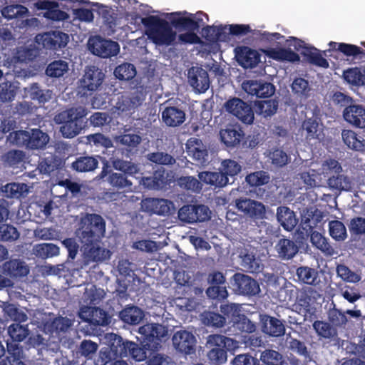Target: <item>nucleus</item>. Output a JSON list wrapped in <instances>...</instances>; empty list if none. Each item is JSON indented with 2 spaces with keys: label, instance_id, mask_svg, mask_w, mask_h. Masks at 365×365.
I'll list each match as a JSON object with an SVG mask.
<instances>
[{
  "label": "nucleus",
  "instance_id": "obj_1",
  "mask_svg": "<svg viewBox=\"0 0 365 365\" xmlns=\"http://www.w3.org/2000/svg\"><path fill=\"white\" fill-rule=\"evenodd\" d=\"M105 233L106 222L100 215L88 213L81 219L76 234L86 264L101 262L110 258L111 252L102 246Z\"/></svg>",
  "mask_w": 365,
  "mask_h": 365
},
{
  "label": "nucleus",
  "instance_id": "obj_2",
  "mask_svg": "<svg viewBox=\"0 0 365 365\" xmlns=\"http://www.w3.org/2000/svg\"><path fill=\"white\" fill-rule=\"evenodd\" d=\"M146 29L145 34L157 45H172L176 37V33L169 23L158 16H149L141 19Z\"/></svg>",
  "mask_w": 365,
  "mask_h": 365
},
{
  "label": "nucleus",
  "instance_id": "obj_3",
  "mask_svg": "<svg viewBox=\"0 0 365 365\" xmlns=\"http://www.w3.org/2000/svg\"><path fill=\"white\" fill-rule=\"evenodd\" d=\"M87 110L84 108H72L62 111L54 117L58 124H63L60 130L64 138H71L78 135L84 128V117Z\"/></svg>",
  "mask_w": 365,
  "mask_h": 365
},
{
  "label": "nucleus",
  "instance_id": "obj_4",
  "mask_svg": "<svg viewBox=\"0 0 365 365\" xmlns=\"http://www.w3.org/2000/svg\"><path fill=\"white\" fill-rule=\"evenodd\" d=\"M207 356L212 365H222L226 362L227 351L237 347V341L222 334H210L207 338Z\"/></svg>",
  "mask_w": 365,
  "mask_h": 365
},
{
  "label": "nucleus",
  "instance_id": "obj_5",
  "mask_svg": "<svg viewBox=\"0 0 365 365\" xmlns=\"http://www.w3.org/2000/svg\"><path fill=\"white\" fill-rule=\"evenodd\" d=\"M10 143L17 146H25L30 149L44 148L49 140L48 134L38 128L28 130H16L11 132L8 136Z\"/></svg>",
  "mask_w": 365,
  "mask_h": 365
},
{
  "label": "nucleus",
  "instance_id": "obj_6",
  "mask_svg": "<svg viewBox=\"0 0 365 365\" xmlns=\"http://www.w3.org/2000/svg\"><path fill=\"white\" fill-rule=\"evenodd\" d=\"M282 293H284L283 302L295 301L293 307L296 312L304 317V321L312 322L316 318V308L312 306V298L306 292L298 293L297 289H282L280 295Z\"/></svg>",
  "mask_w": 365,
  "mask_h": 365
},
{
  "label": "nucleus",
  "instance_id": "obj_7",
  "mask_svg": "<svg viewBox=\"0 0 365 365\" xmlns=\"http://www.w3.org/2000/svg\"><path fill=\"white\" fill-rule=\"evenodd\" d=\"M105 73L96 66L86 67L85 73L80 79V88L84 95H91L98 91L105 79Z\"/></svg>",
  "mask_w": 365,
  "mask_h": 365
},
{
  "label": "nucleus",
  "instance_id": "obj_8",
  "mask_svg": "<svg viewBox=\"0 0 365 365\" xmlns=\"http://www.w3.org/2000/svg\"><path fill=\"white\" fill-rule=\"evenodd\" d=\"M233 290L238 294L255 296L260 292L258 282L251 277L240 272L235 273L230 279Z\"/></svg>",
  "mask_w": 365,
  "mask_h": 365
},
{
  "label": "nucleus",
  "instance_id": "obj_9",
  "mask_svg": "<svg viewBox=\"0 0 365 365\" xmlns=\"http://www.w3.org/2000/svg\"><path fill=\"white\" fill-rule=\"evenodd\" d=\"M226 110L237 117L245 124H252L254 121V111L250 104L240 98H232L225 103Z\"/></svg>",
  "mask_w": 365,
  "mask_h": 365
},
{
  "label": "nucleus",
  "instance_id": "obj_10",
  "mask_svg": "<svg viewBox=\"0 0 365 365\" xmlns=\"http://www.w3.org/2000/svg\"><path fill=\"white\" fill-rule=\"evenodd\" d=\"M235 207L246 216L254 220L266 217V208L262 202L249 198H238L235 200Z\"/></svg>",
  "mask_w": 365,
  "mask_h": 365
},
{
  "label": "nucleus",
  "instance_id": "obj_11",
  "mask_svg": "<svg viewBox=\"0 0 365 365\" xmlns=\"http://www.w3.org/2000/svg\"><path fill=\"white\" fill-rule=\"evenodd\" d=\"M89 49L91 52L101 58H110L116 56L120 51L119 44L113 41L107 40L100 36L90 39Z\"/></svg>",
  "mask_w": 365,
  "mask_h": 365
},
{
  "label": "nucleus",
  "instance_id": "obj_12",
  "mask_svg": "<svg viewBox=\"0 0 365 365\" xmlns=\"http://www.w3.org/2000/svg\"><path fill=\"white\" fill-rule=\"evenodd\" d=\"M129 342V341H125L123 338L118 335H111L109 347L101 351V357L105 361L104 365H106L107 362L110 361L113 358L127 357V347L128 346Z\"/></svg>",
  "mask_w": 365,
  "mask_h": 365
},
{
  "label": "nucleus",
  "instance_id": "obj_13",
  "mask_svg": "<svg viewBox=\"0 0 365 365\" xmlns=\"http://www.w3.org/2000/svg\"><path fill=\"white\" fill-rule=\"evenodd\" d=\"M108 175L107 181L108 183L118 190H123V192H129L133 189V182L123 173L111 172L110 165L106 160L103 162V166L101 172L98 177L100 179H103Z\"/></svg>",
  "mask_w": 365,
  "mask_h": 365
},
{
  "label": "nucleus",
  "instance_id": "obj_14",
  "mask_svg": "<svg viewBox=\"0 0 365 365\" xmlns=\"http://www.w3.org/2000/svg\"><path fill=\"white\" fill-rule=\"evenodd\" d=\"M242 88L251 97L258 98H268L275 92V87L272 83L262 80L245 81Z\"/></svg>",
  "mask_w": 365,
  "mask_h": 365
},
{
  "label": "nucleus",
  "instance_id": "obj_15",
  "mask_svg": "<svg viewBox=\"0 0 365 365\" xmlns=\"http://www.w3.org/2000/svg\"><path fill=\"white\" fill-rule=\"evenodd\" d=\"M41 41L43 48L57 51L65 48L69 41L67 34L61 31H51L36 36V41Z\"/></svg>",
  "mask_w": 365,
  "mask_h": 365
},
{
  "label": "nucleus",
  "instance_id": "obj_16",
  "mask_svg": "<svg viewBox=\"0 0 365 365\" xmlns=\"http://www.w3.org/2000/svg\"><path fill=\"white\" fill-rule=\"evenodd\" d=\"M175 349L185 354H191L195 352L196 339L190 331L180 330L176 331L172 338Z\"/></svg>",
  "mask_w": 365,
  "mask_h": 365
},
{
  "label": "nucleus",
  "instance_id": "obj_17",
  "mask_svg": "<svg viewBox=\"0 0 365 365\" xmlns=\"http://www.w3.org/2000/svg\"><path fill=\"white\" fill-rule=\"evenodd\" d=\"M188 83L200 93H205L210 87V78L207 71L201 67L192 66L187 73Z\"/></svg>",
  "mask_w": 365,
  "mask_h": 365
},
{
  "label": "nucleus",
  "instance_id": "obj_18",
  "mask_svg": "<svg viewBox=\"0 0 365 365\" xmlns=\"http://www.w3.org/2000/svg\"><path fill=\"white\" fill-rule=\"evenodd\" d=\"M235 51L238 63L245 68H253L260 62L261 55L255 49L242 46L237 47Z\"/></svg>",
  "mask_w": 365,
  "mask_h": 365
},
{
  "label": "nucleus",
  "instance_id": "obj_19",
  "mask_svg": "<svg viewBox=\"0 0 365 365\" xmlns=\"http://www.w3.org/2000/svg\"><path fill=\"white\" fill-rule=\"evenodd\" d=\"M80 317L85 322L94 326H106L110 323V317L107 312L99 307L82 308Z\"/></svg>",
  "mask_w": 365,
  "mask_h": 365
},
{
  "label": "nucleus",
  "instance_id": "obj_20",
  "mask_svg": "<svg viewBox=\"0 0 365 365\" xmlns=\"http://www.w3.org/2000/svg\"><path fill=\"white\" fill-rule=\"evenodd\" d=\"M34 6L38 10H46L43 16L51 21H65L69 17L66 12L58 9L59 4L56 1L38 0L34 4Z\"/></svg>",
  "mask_w": 365,
  "mask_h": 365
},
{
  "label": "nucleus",
  "instance_id": "obj_21",
  "mask_svg": "<svg viewBox=\"0 0 365 365\" xmlns=\"http://www.w3.org/2000/svg\"><path fill=\"white\" fill-rule=\"evenodd\" d=\"M192 14L186 11L173 12L168 15L170 24L178 30H185L188 31H197V25L192 20Z\"/></svg>",
  "mask_w": 365,
  "mask_h": 365
},
{
  "label": "nucleus",
  "instance_id": "obj_22",
  "mask_svg": "<svg viewBox=\"0 0 365 365\" xmlns=\"http://www.w3.org/2000/svg\"><path fill=\"white\" fill-rule=\"evenodd\" d=\"M187 155L197 163L203 165L207 162L208 151L202 141L197 138H190L186 144Z\"/></svg>",
  "mask_w": 365,
  "mask_h": 365
},
{
  "label": "nucleus",
  "instance_id": "obj_23",
  "mask_svg": "<svg viewBox=\"0 0 365 365\" xmlns=\"http://www.w3.org/2000/svg\"><path fill=\"white\" fill-rule=\"evenodd\" d=\"M162 120L168 127H178L185 120V113L178 106L163 105Z\"/></svg>",
  "mask_w": 365,
  "mask_h": 365
},
{
  "label": "nucleus",
  "instance_id": "obj_24",
  "mask_svg": "<svg viewBox=\"0 0 365 365\" xmlns=\"http://www.w3.org/2000/svg\"><path fill=\"white\" fill-rule=\"evenodd\" d=\"M262 331L273 337H279L284 334L286 329L282 321L268 314L261 316Z\"/></svg>",
  "mask_w": 365,
  "mask_h": 365
},
{
  "label": "nucleus",
  "instance_id": "obj_25",
  "mask_svg": "<svg viewBox=\"0 0 365 365\" xmlns=\"http://www.w3.org/2000/svg\"><path fill=\"white\" fill-rule=\"evenodd\" d=\"M139 332L143 336L145 346L150 347L151 344H158L165 336L164 327L158 324H147L140 328Z\"/></svg>",
  "mask_w": 365,
  "mask_h": 365
},
{
  "label": "nucleus",
  "instance_id": "obj_26",
  "mask_svg": "<svg viewBox=\"0 0 365 365\" xmlns=\"http://www.w3.org/2000/svg\"><path fill=\"white\" fill-rule=\"evenodd\" d=\"M344 120L354 127L365 128V108L361 105H350L343 111Z\"/></svg>",
  "mask_w": 365,
  "mask_h": 365
},
{
  "label": "nucleus",
  "instance_id": "obj_27",
  "mask_svg": "<svg viewBox=\"0 0 365 365\" xmlns=\"http://www.w3.org/2000/svg\"><path fill=\"white\" fill-rule=\"evenodd\" d=\"M2 273L12 279L27 276L29 269L26 263L19 259H11L2 265Z\"/></svg>",
  "mask_w": 365,
  "mask_h": 365
},
{
  "label": "nucleus",
  "instance_id": "obj_28",
  "mask_svg": "<svg viewBox=\"0 0 365 365\" xmlns=\"http://www.w3.org/2000/svg\"><path fill=\"white\" fill-rule=\"evenodd\" d=\"M198 178L206 185L213 186L215 188H222L228 184H232L221 170L218 172L202 171L199 173Z\"/></svg>",
  "mask_w": 365,
  "mask_h": 365
},
{
  "label": "nucleus",
  "instance_id": "obj_29",
  "mask_svg": "<svg viewBox=\"0 0 365 365\" xmlns=\"http://www.w3.org/2000/svg\"><path fill=\"white\" fill-rule=\"evenodd\" d=\"M276 216L280 225L289 232L292 231L298 223L294 212L286 206L278 207Z\"/></svg>",
  "mask_w": 365,
  "mask_h": 365
},
{
  "label": "nucleus",
  "instance_id": "obj_30",
  "mask_svg": "<svg viewBox=\"0 0 365 365\" xmlns=\"http://www.w3.org/2000/svg\"><path fill=\"white\" fill-rule=\"evenodd\" d=\"M278 256L282 259H291L299 252V247L296 242L289 238H281L275 245Z\"/></svg>",
  "mask_w": 365,
  "mask_h": 365
},
{
  "label": "nucleus",
  "instance_id": "obj_31",
  "mask_svg": "<svg viewBox=\"0 0 365 365\" xmlns=\"http://www.w3.org/2000/svg\"><path fill=\"white\" fill-rule=\"evenodd\" d=\"M98 159H102L99 155H84L76 158L71 164V168L76 172L86 173L93 171L98 168Z\"/></svg>",
  "mask_w": 365,
  "mask_h": 365
},
{
  "label": "nucleus",
  "instance_id": "obj_32",
  "mask_svg": "<svg viewBox=\"0 0 365 365\" xmlns=\"http://www.w3.org/2000/svg\"><path fill=\"white\" fill-rule=\"evenodd\" d=\"M310 241L312 245L326 257H331L336 254L335 248L331 245L329 240L317 231L311 234Z\"/></svg>",
  "mask_w": 365,
  "mask_h": 365
},
{
  "label": "nucleus",
  "instance_id": "obj_33",
  "mask_svg": "<svg viewBox=\"0 0 365 365\" xmlns=\"http://www.w3.org/2000/svg\"><path fill=\"white\" fill-rule=\"evenodd\" d=\"M221 141L228 148H235L240 145L244 136L240 128L230 127L220 132Z\"/></svg>",
  "mask_w": 365,
  "mask_h": 365
},
{
  "label": "nucleus",
  "instance_id": "obj_34",
  "mask_svg": "<svg viewBox=\"0 0 365 365\" xmlns=\"http://www.w3.org/2000/svg\"><path fill=\"white\" fill-rule=\"evenodd\" d=\"M146 210L158 215H168L170 214V205L173 202L170 200L159 198L147 199L144 202Z\"/></svg>",
  "mask_w": 365,
  "mask_h": 365
},
{
  "label": "nucleus",
  "instance_id": "obj_35",
  "mask_svg": "<svg viewBox=\"0 0 365 365\" xmlns=\"http://www.w3.org/2000/svg\"><path fill=\"white\" fill-rule=\"evenodd\" d=\"M168 173L164 168L155 170L151 177L144 178V184L150 188L163 189L169 184Z\"/></svg>",
  "mask_w": 365,
  "mask_h": 365
},
{
  "label": "nucleus",
  "instance_id": "obj_36",
  "mask_svg": "<svg viewBox=\"0 0 365 365\" xmlns=\"http://www.w3.org/2000/svg\"><path fill=\"white\" fill-rule=\"evenodd\" d=\"M343 141L347 147L356 151H365V140L351 130H343L341 133Z\"/></svg>",
  "mask_w": 365,
  "mask_h": 365
},
{
  "label": "nucleus",
  "instance_id": "obj_37",
  "mask_svg": "<svg viewBox=\"0 0 365 365\" xmlns=\"http://www.w3.org/2000/svg\"><path fill=\"white\" fill-rule=\"evenodd\" d=\"M279 102L276 99H267L255 102V111L264 118L274 115L278 109Z\"/></svg>",
  "mask_w": 365,
  "mask_h": 365
},
{
  "label": "nucleus",
  "instance_id": "obj_38",
  "mask_svg": "<svg viewBox=\"0 0 365 365\" xmlns=\"http://www.w3.org/2000/svg\"><path fill=\"white\" fill-rule=\"evenodd\" d=\"M313 329L317 335L326 339L334 340L338 336V331L329 322L316 320L314 322Z\"/></svg>",
  "mask_w": 365,
  "mask_h": 365
},
{
  "label": "nucleus",
  "instance_id": "obj_39",
  "mask_svg": "<svg viewBox=\"0 0 365 365\" xmlns=\"http://www.w3.org/2000/svg\"><path fill=\"white\" fill-rule=\"evenodd\" d=\"M267 55L269 58L279 61L295 63L300 61L299 56L290 48H270L267 51Z\"/></svg>",
  "mask_w": 365,
  "mask_h": 365
},
{
  "label": "nucleus",
  "instance_id": "obj_40",
  "mask_svg": "<svg viewBox=\"0 0 365 365\" xmlns=\"http://www.w3.org/2000/svg\"><path fill=\"white\" fill-rule=\"evenodd\" d=\"M120 319L128 324H138L143 318V312L137 306H127L119 313Z\"/></svg>",
  "mask_w": 365,
  "mask_h": 365
},
{
  "label": "nucleus",
  "instance_id": "obj_41",
  "mask_svg": "<svg viewBox=\"0 0 365 365\" xmlns=\"http://www.w3.org/2000/svg\"><path fill=\"white\" fill-rule=\"evenodd\" d=\"M296 274L298 281L309 285H316L319 283V274L317 270L307 266H302L297 269Z\"/></svg>",
  "mask_w": 365,
  "mask_h": 365
},
{
  "label": "nucleus",
  "instance_id": "obj_42",
  "mask_svg": "<svg viewBox=\"0 0 365 365\" xmlns=\"http://www.w3.org/2000/svg\"><path fill=\"white\" fill-rule=\"evenodd\" d=\"M232 328L235 335L243 333L252 334L256 330V325L245 314H238L233 322Z\"/></svg>",
  "mask_w": 365,
  "mask_h": 365
},
{
  "label": "nucleus",
  "instance_id": "obj_43",
  "mask_svg": "<svg viewBox=\"0 0 365 365\" xmlns=\"http://www.w3.org/2000/svg\"><path fill=\"white\" fill-rule=\"evenodd\" d=\"M112 165L115 170L120 171L125 176H133L140 171L138 165L131 160L115 158L112 160Z\"/></svg>",
  "mask_w": 365,
  "mask_h": 365
},
{
  "label": "nucleus",
  "instance_id": "obj_44",
  "mask_svg": "<svg viewBox=\"0 0 365 365\" xmlns=\"http://www.w3.org/2000/svg\"><path fill=\"white\" fill-rule=\"evenodd\" d=\"M68 63L67 61L58 59L54 60L46 66L45 73L50 78H60L63 76L68 71Z\"/></svg>",
  "mask_w": 365,
  "mask_h": 365
},
{
  "label": "nucleus",
  "instance_id": "obj_45",
  "mask_svg": "<svg viewBox=\"0 0 365 365\" xmlns=\"http://www.w3.org/2000/svg\"><path fill=\"white\" fill-rule=\"evenodd\" d=\"M328 185L332 190L349 191L352 188L350 178L343 174L336 173L328 179Z\"/></svg>",
  "mask_w": 365,
  "mask_h": 365
},
{
  "label": "nucleus",
  "instance_id": "obj_46",
  "mask_svg": "<svg viewBox=\"0 0 365 365\" xmlns=\"http://www.w3.org/2000/svg\"><path fill=\"white\" fill-rule=\"evenodd\" d=\"M241 169V165L231 159L223 160L219 168L226 177H228V180L232 183L235 180V176L240 173Z\"/></svg>",
  "mask_w": 365,
  "mask_h": 365
},
{
  "label": "nucleus",
  "instance_id": "obj_47",
  "mask_svg": "<svg viewBox=\"0 0 365 365\" xmlns=\"http://www.w3.org/2000/svg\"><path fill=\"white\" fill-rule=\"evenodd\" d=\"M24 158V152L19 150H10L1 155V160L5 167L18 168Z\"/></svg>",
  "mask_w": 365,
  "mask_h": 365
},
{
  "label": "nucleus",
  "instance_id": "obj_48",
  "mask_svg": "<svg viewBox=\"0 0 365 365\" xmlns=\"http://www.w3.org/2000/svg\"><path fill=\"white\" fill-rule=\"evenodd\" d=\"M33 251L36 257L47 259L57 256L59 254V247L53 243H41L36 245Z\"/></svg>",
  "mask_w": 365,
  "mask_h": 365
},
{
  "label": "nucleus",
  "instance_id": "obj_49",
  "mask_svg": "<svg viewBox=\"0 0 365 365\" xmlns=\"http://www.w3.org/2000/svg\"><path fill=\"white\" fill-rule=\"evenodd\" d=\"M329 46L331 48L340 51L346 56L356 57L359 55H365V50L354 44L331 41Z\"/></svg>",
  "mask_w": 365,
  "mask_h": 365
},
{
  "label": "nucleus",
  "instance_id": "obj_50",
  "mask_svg": "<svg viewBox=\"0 0 365 365\" xmlns=\"http://www.w3.org/2000/svg\"><path fill=\"white\" fill-rule=\"evenodd\" d=\"M343 76L344 80L351 85L361 86L365 84V71L361 68H348L344 71Z\"/></svg>",
  "mask_w": 365,
  "mask_h": 365
},
{
  "label": "nucleus",
  "instance_id": "obj_51",
  "mask_svg": "<svg viewBox=\"0 0 365 365\" xmlns=\"http://www.w3.org/2000/svg\"><path fill=\"white\" fill-rule=\"evenodd\" d=\"M260 360L264 365H286L283 355L277 351L267 349L261 352Z\"/></svg>",
  "mask_w": 365,
  "mask_h": 365
},
{
  "label": "nucleus",
  "instance_id": "obj_52",
  "mask_svg": "<svg viewBox=\"0 0 365 365\" xmlns=\"http://www.w3.org/2000/svg\"><path fill=\"white\" fill-rule=\"evenodd\" d=\"M329 232L330 236L338 242L344 241L347 237L346 228L339 220H331L329 222Z\"/></svg>",
  "mask_w": 365,
  "mask_h": 365
},
{
  "label": "nucleus",
  "instance_id": "obj_53",
  "mask_svg": "<svg viewBox=\"0 0 365 365\" xmlns=\"http://www.w3.org/2000/svg\"><path fill=\"white\" fill-rule=\"evenodd\" d=\"M4 192L6 197L19 199L28 192V187L25 183H9L4 186Z\"/></svg>",
  "mask_w": 365,
  "mask_h": 365
},
{
  "label": "nucleus",
  "instance_id": "obj_54",
  "mask_svg": "<svg viewBox=\"0 0 365 365\" xmlns=\"http://www.w3.org/2000/svg\"><path fill=\"white\" fill-rule=\"evenodd\" d=\"M86 143L97 148H103L106 149L113 147V142L109 137L103 133H96L88 135L85 137Z\"/></svg>",
  "mask_w": 365,
  "mask_h": 365
},
{
  "label": "nucleus",
  "instance_id": "obj_55",
  "mask_svg": "<svg viewBox=\"0 0 365 365\" xmlns=\"http://www.w3.org/2000/svg\"><path fill=\"white\" fill-rule=\"evenodd\" d=\"M135 66L130 63H123L118 66L114 70V75L116 78L121 81H129L136 75Z\"/></svg>",
  "mask_w": 365,
  "mask_h": 365
},
{
  "label": "nucleus",
  "instance_id": "obj_56",
  "mask_svg": "<svg viewBox=\"0 0 365 365\" xmlns=\"http://www.w3.org/2000/svg\"><path fill=\"white\" fill-rule=\"evenodd\" d=\"M268 156L271 160L272 163L277 168H282L285 166L291 160L290 156L280 148H272L269 151Z\"/></svg>",
  "mask_w": 365,
  "mask_h": 365
},
{
  "label": "nucleus",
  "instance_id": "obj_57",
  "mask_svg": "<svg viewBox=\"0 0 365 365\" xmlns=\"http://www.w3.org/2000/svg\"><path fill=\"white\" fill-rule=\"evenodd\" d=\"M8 334L14 342H21L29 335V330L27 326L12 324L8 328Z\"/></svg>",
  "mask_w": 365,
  "mask_h": 365
},
{
  "label": "nucleus",
  "instance_id": "obj_58",
  "mask_svg": "<svg viewBox=\"0 0 365 365\" xmlns=\"http://www.w3.org/2000/svg\"><path fill=\"white\" fill-rule=\"evenodd\" d=\"M5 314L11 320L17 322L16 324L25 322L28 320L27 314L15 304H8L4 308Z\"/></svg>",
  "mask_w": 365,
  "mask_h": 365
},
{
  "label": "nucleus",
  "instance_id": "obj_59",
  "mask_svg": "<svg viewBox=\"0 0 365 365\" xmlns=\"http://www.w3.org/2000/svg\"><path fill=\"white\" fill-rule=\"evenodd\" d=\"M327 317L329 322L335 328L344 326L348 321L345 312L336 309L335 304L333 308L329 309Z\"/></svg>",
  "mask_w": 365,
  "mask_h": 365
},
{
  "label": "nucleus",
  "instance_id": "obj_60",
  "mask_svg": "<svg viewBox=\"0 0 365 365\" xmlns=\"http://www.w3.org/2000/svg\"><path fill=\"white\" fill-rule=\"evenodd\" d=\"M336 274L338 277L346 282L357 283L361 279L359 274L351 271L347 266L343 264L336 266Z\"/></svg>",
  "mask_w": 365,
  "mask_h": 365
},
{
  "label": "nucleus",
  "instance_id": "obj_61",
  "mask_svg": "<svg viewBox=\"0 0 365 365\" xmlns=\"http://www.w3.org/2000/svg\"><path fill=\"white\" fill-rule=\"evenodd\" d=\"M147 158L149 161L158 165H171L176 162L173 156L164 152L150 153Z\"/></svg>",
  "mask_w": 365,
  "mask_h": 365
},
{
  "label": "nucleus",
  "instance_id": "obj_62",
  "mask_svg": "<svg viewBox=\"0 0 365 365\" xmlns=\"http://www.w3.org/2000/svg\"><path fill=\"white\" fill-rule=\"evenodd\" d=\"M98 348L97 343L91 341L84 339L83 340L78 347L77 353L81 356L87 359H92L93 355L96 353Z\"/></svg>",
  "mask_w": 365,
  "mask_h": 365
},
{
  "label": "nucleus",
  "instance_id": "obj_63",
  "mask_svg": "<svg viewBox=\"0 0 365 365\" xmlns=\"http://www.w3.org/2000/svg\"><path fill=\"white\" fill-rule=\"evenodd\" d=\"M48 90H42L38 83H34L31 85L28 90V93L31 100L37 101L38 103H44L48 101L50 96H48Z\"/></svg>",
  "mask_w": 365,
  "mask_h": 365
},
{
  "label": "nucleus",
  "instance_id": "obj_64",
  "mask_svg": "<svg viewBox=\"0 0 365 365\" xmlns=\"http://www.w3.org/2000/svg\"><path fill=\"white\" fill-rule=\"evenodd\" d=\"M179 186L185 190L199 192L202 190L200 182L193 176H184L178 180Z\"/></svg>",
  "mask_w": 365,
  "mask_h": 365
}]
</instances>
